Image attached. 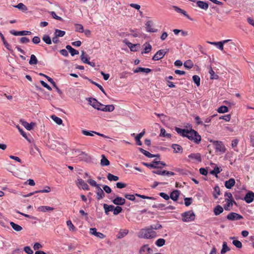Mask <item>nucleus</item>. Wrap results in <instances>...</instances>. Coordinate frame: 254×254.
<instances>
[{
    "instance_id": "nucleus-1",
    "label": "nucleus",
    "mask_w": 254,
    "mask_h": 254,
    "mask_svg": "<svg viewBox=\"0 0 254 254\" xmlns=\"http://www.w3.org/2000/svg\"><path fill=\"white\" fill-rule=\"evenodd\" d=\"M157 236V233L149 226L140 229L137 234L138 238L145 239H152L156 238Z\"/></svg>"
},
{
    "instance_id": "nucleus-2",
    "label": "nucleus",
    "mask_w": 254,
    "mask_h": 254,
    "mask_svg": "<svg viewBox=\"0 0 254 254\" xmlns=\"http://www.w3.org/2000/svg\"><path fill=\"white\" fill-rule=\"evenodd\" d=\"M187 137L189 139L192 140L196 144L199 143L201 141V136L198 133V132L193 130L191 129L190 130H189Z\"/></svg>"
},
{
    "instance_id": "nucleus-3",
    "label": "nucleus",
    "mask_w": 254,
    "mask_h": 254,
    "mask_svg": "<svg viewBox=\"0 0 254 254\" xmlns=\"http://www.w3.org/2000/svg\"><path fill=\"white\" fill-rule=\"evenodd\" d=\"M181 215L183 221L185 222L192 221L195 219V214L191 210L183 213Z\"/></svg>"
},
{
    "instance_id": "nucleus-4",
    "label": "nucleus",
    "mask_w": 254,
    "mask_h": 254,
    "mask_svg": "<svg viewBox=\"0 0 254 254\" xmlns=\"http://www.w3.org/2000/svg\"><path fill=\"white\" fill-rule=\"evenodd\" d=\"M214 146V148L216 152L224 153L226 151V148L222 141L210 140Z\"/></svg>"
},
{
    "instance_id": "nucleus-5",
    "label": "nucleus",
    "mask_w": 254,
    "mask_h": 254,
    "mask_svg": "<svg viewBox=\"0 0 254 254\" xmlns=\"http://www.w3.org/2000/svg\"><path fill=\"white\" fill-rule=\"evenodd\" d=\"M89 102L90 104L95 109L101 111L104 105L99 102L95 98H89Z\"/></svg>"
},
{
    "instance_id": "nucleus-6",
    "label": "nucleus",
    "mask_w": 254,
    "mask_h": 254,
    "mask_svg": "<svg viewBox=\"0 0 254 254\" xmlns=\"http://www.w3.org/2000/svg\"><path fill=\"white\" fill-rule=\"evenodd\" d=\"M230 41V40L228 39V40H224L222 41H220V42H210V41H207V42L211 45L217 46V48L218 49H219L220 50L223 51L224 53H226V52L224 51V44Z\"/></svg>"
},
{
    "instance_id": "nucleus-7",
    "label": "nucleus",
    "mask_w": 254,
    "mask_h": 254,
    "mask_svg": "<svg viewBox=\"0 0 254 254\" xmlns=\"http://www.w3.org/2000/svg\"><path fill=\"white\" fill-rule=\"evenodd\" d=\"M227 218L229 220L236 221L243 219V216L235 212H231L227 216Z\"/></svg>"
},
{
    "instance_id": "nucleus-8",
    "label": "nucleus",
    "mask_w": 254,
    "mask_h": 254,
    "mask_svg": "<svg viewBox=\"0 0 254 254\" xmlns=\"http://www.w3.org/2000/svg\"><path fill=\"white\" fill-rule=\"evenodd\" d=\"M76 185L79 188H81L84 190H89L88 185L82 179H78L76 181Z\"/></svg>"
},
{
    "instance_id": "nucleus-9",
    "label": "nucleus",
    "mask_w": 254,
    "mask_h": 254,
    "mask_svg": "<svg viewBox=\"0 0 254 254\" xmlns=\"http://www.w3.org/2000/svg\"><path fill=\"white\" fill-rule=\"evenodd\" d=\"M167 53L164 50H160L154 55L152 58L153 61H158L162 59Z\"/></svg>"
},
{
    "instance_id": "nucleus-10",
    "label": "nucleus",
    "mask_w": 254,
    "mask_h": 254,
    "mask_svg": "<svg viewBox=\"0 0 254 254\" xmlns=\"http://www.w3.org/2000/svg\"><path fill=\"white\" fill-rule=\"evenodd\" d=\"M9 32L14 35V36H24L27 35H31V32L29 31H16L14 30H11L9 31Z\"/></svg>"
},
{
    "instance_id": "nucleus-11",
    "label": "nucleus",
    "mask_w": 254,
    "mask_h": 254,
    "mask_svg": "<svg viewBox=\"0 0 254 254\" xmlns=\"http://www.w3.org/2000/svg\"><path fill=\"white\" fill-rule=\"evenodd\" d=\"M152 251L151 249H150L148 245H144L142 246L139 250L140 254H150L151 252Z\"/></svg>"
},
{
    "instance_id": "nucleus-12",
    "label": "nucleus",
    "mask_w": 254,
    "mask_h": 254,
    "mask_svg": "<svg viewBox=\"0 0 254 254\" xmlns=\"http://www.w3.org/2000/svg\"><path fill=\"white\" fill-rule=\"evenodd\" d=\"M254 199V193L252 191H249L246 193L244 200L245 201L248 203H250L252 202Z\"/></svg>"
},
{
    "instance_id": "nucleus-13",
    "label": "nucleus",
    "mask_w": 254,
    "mask_h": 254,
    "mask_svg": "<svg viewBox=\"0 0 254 254\" xmlns=\"http://www.w3.org/2000/svg\"><path fill=\"white\" fill-rule=\"evenodd\" d=\"M188 157L193 161H196L199 162H201V155L199 153H191L188 156Z\"/></svg>"
},
{
    "instance_id": "nucleus-14",
    "label": "nucleus",
    "mask_w": 254,
    "mask_h": 254,
    "mask_svg": "<svg viewBox=\"0 0 254 254\" xmlns=\"http://www.w3.org/2000/svg\"><path fill=\"white\" fill-rule=\"evenodd\" d=\"M152 173L154 174H156L159 175H170V176H174L175 173L173 172L167 171L166 170H157V171H153Z\"/></svg>"
},
{
    "instance_id": "nucleus-15",
    "label": "nucleus",
    "mask_w": 254,
    "mask_h": 254,
    "mask_svg": "<svg viewBox=\"0 0 254 254\" xmlns=\"http://www.w3.org/2000/svg\"><path fill=\"white\" fill-rule=\"evenodd\" d=\"M157 163H158L157 161L154 160L151 163H147L143 162L142 164L144 166H145L146 167H147L148 168H162L161 166H157Z\"/></svg>"
},
{
    "instance_id": "nucleus-16",
    "label": "nucleus",
    "mask_w": 254,
    "mask_h": 254,
    "mask_svg": "<svg viewBox=\"0 0 254 254\" xmlns=\"http://www.w3.org/2000/svg\"><path fill=\"white\" fill-rule=\"evenodd\" d=\"M90 233L91 235H95L97 237L100 238L101 239H103L105 237V235H104L103 233L97 232L96 228H90Z\"/></svg>"
},
{
    "instance_id": "nucleus-17",
    "label": "nucleus",
    "mask_w": 254,
    "mask_h": 254,
    "mask_svg": "<svg viewBox=\"0 0 254 254\" xmlns=\"http://www.w3.org/2000/svg\"><path fill=\"white\" fill-rule=\"evenodd\" d=\"M152 26V22L151 21H148L146 22L145 24V28L146 31L148 32H156L157 31V29L153 28Z\"/></svg>"
},
{
    "instance_id": "nucleus-18",
    "label": "nucleus",
    "mask_w": 254,
    "mask_h": 254,
    "mask_svg": "<svg viewBox=\"0 0 254 254\" xmlns=\"http://www.w3.org/2000/svg\"><path fill=\"white\" fill-rule=\"evenodd\" d=\"M113 202L116 205H122L125 203L126 200L123 197L117 196L113 200Z\"/></svg>"
},
{
    "instance_id": "nucleus-19",
    "label": "nucleus",
    "mask_w": 254,
    "mask_h": 254,
    "mask_svg": "<svg viewBox=\"0 0 254 254\" xmlns=\"http://www.w3.org/2000/svg\"><path fill=\"white\" fill-rule=\"evenodd\" d=\"M235 184V180L233 178H231L225 182V186L227 189H230Z\"/></svg>"
},
{
    "instance_id": "nucleus-20",
    "label": "nucleus",
    "mask_w": 254,
    "mask_h": 254,
    "mask_svg": "<svg viewBox=\"0 0 254 254\" xmlns=\"http://www.w3.org/2000/svg\"><path fill=\"white\" fill-rule=\"evenodd\" d=\"M175 130L178 134H180L181 136L183 137H187V133L189 131V130L188 129H182L177 127L175 128Z\"/></svg>"
},
{
    "instance_id": "nucleus-21",
    "label": "nucleus",
    "mask_w": 254,
    "mask_h": 254,
    "mask_svg": "<svg viewBox=\"0 0 254 254\" xmlns=\"http://www.w3.org/2000/svg\"><path fill=\"white\" fill-rule=\"evenodd\" d=\"M145 132V129H144L141 132L138 134L135 137V140L136 141V143L138 145H139V146L142 145V142L140 141V139L144 135Z\"/></svg>"
},
{
    "instance_id": "nucleus-22",
    "label": "nucleus",
    "mask_w": 254,
    "mask_h": 254,
    "mask_svg": "<svg viewBox=\"0 0 254 254\" xmlns=\"http://www.w3.org/2000/svg\"><path fill=\"white\" fill-rule=\"evenodd\" d=\"M128 233V230L127 229H120L119 233L117 235L118 239H122L125 237Z\"/></svg>"
},
{
    "instance_id": "nucleus-23",
    "label": "nucleus",
    "mask_w": 254,
    "mask_h": 254,
    "mask_svg": "<svg viewBox=\"0 0 254 254\" xmlns=\"http://www.w3.org/2000/svg\"><path fill=\"white\" fill-rule=\"evenodd\" d=\"M179 195L180 191L178 190H175L171 193L170 197L174 201H176L178 200Z\"/></svg>"
},
{
    "instance_id": "nucleus-24",
    "label": "nucleus",
    "mask_w": 254,
    "mask_h": 254,
    "mask_svg": "<svg viewBox=\"0 0 254 254\" xmlns=\"http://www.w3.org/2000/svg\"><path fill=\"white\" fill-rule=\"evenodd\" d=\"M97 199L98 200H100L103 198L105 197V193L103 191V190L100 188V186L99 188H97Z\"/></svg>"
},
{
    "instance_id": "nucleus-25",
    "label": "nucleus",
    "mask_w": 254,
    "mask_h": 254,
    "mask_svg": "<svg viewBox=\"0 0 254 254\" xmlns=\"http://www.w3.org/2000/svg\"><path fill=\"white\" fill-rule=\"evenodd\" d=\"M226 204L224 206V208L226 210H230V207L232 206L233 203H236L234 200H229L225 199Z\"/></svg>"
},
{
    "instance_id": "nucleus-26",
    "label": "nucleus",
    "mask_w": 254,
    "mask_h": 254,
    "mask_svg": "<svg viewBox=\"0 0 254 254\" xmlns=\"http://www.w3.org/2000/svg\"><path fill=\"white\" fill-rule=\"evenodd\" d=\"M223 208L220 205H217L213 209V212L215 215H220L223 212Z\"/></svg>"
},
{
    "instance_id": "nucleus-27",
    "label": "nucleus",
    "mask_w": 254,
    "mask_h": 254,
    "mask_svg": "<svg viewBox=\"0 0 254 254\" xmlns=\"http://www.w3.org/2000/svg\"><path fill=\"white\" fill-rule=\"evenodd\" d=\"M196 5L197 6L200 7L201 9L206 10L208 8V4L207 3L203 1L199 0L197 1Z\"/></svg>"
},
{
    "instance_id": "nucleus-28",
    "label": "nucleus",
    "mask_w": 254,
    "mask_h": 254,
    "mask_svg": "<svg viewBox=\"0 0 254 254\" xmlns=\"http://www.w3.org/2000/svg\"><path fill=\"white\" fill-rule=\"evenodd\" d=\"M172 148L174 149L175 153H182L183 152V148L182 146L177 144H173Z\"/></svg>"
},
{
    "instance_id": "nucleus-29",
    "label": "nucleus",
    "mask_w": 254,
    "mask_h": 254,
    "mask_svg": "<svg viewBox=\"0 0 254 254\" xmlns=\"http://www.w3.org/2000/svg\"><path fill=\"white\" fill-rule=\"evenodd\" d=\"M115 107L113 105H108L103 106V108L101 109L103 112H112L114 110Z\"/></svg>"
},
{
    "instance_id": "nucleus-30",
    "label": "nucleus",
    "mask_w": 254,
    "mask_h": 254,
    "mask_svg": "<svg viewBox=\"0 0 254 254\" xmlns=\"http://www.w3.org/2000/svg\"><path fill=\"white\" fill-rule=\"evenodd\" d=\"M54 209L53 207L48 206H41L38 208L39 211L45 212L46 211H53Z\"/></svg>"
},
{
    "instance_id": "nucleus-31",
    "label": "nucleus",
    "mask_w": 254,
    "mask_h": 254,
    "mask_svg": "<svg viewBox=\"0 0 254 254\" xmlns=\"http://www.w3.org/2000/svg\"><path fill=\"white\" fill-rule=\"evenodd\" d=\"M101 157L102 158L100 162L101 165L102 166H106L109 165L110 161L105 157V155H102Z\"/></svg>"
},
{
    "instance_id": "nucleus-32",
    "label": "nucleus",
    "mask_w": 254,
    "mask_h": 254,
    "mask_svg": "<svg viewBox=\"0 0 254 254\" xmlns=\"http://www.w3.org/2000/svg\"><path fill=\"white\" fill-rule=\"evenodd\" d=\"M22 125L25 127V128L26 129L30 130L33 128V127L35 125V124L34 123H31L30 124H29L27 122L24 121L22 123Z\"/></svg>"
},
{
    "instance_id": "nucleus-33",
    "label": "nucleus",
    "mask_w": 254,
    "mask_h": 254,
    "mask_svg": "<svg viewBox=\"0 0 254 254\" xmlns=\"http://www.w3.org/2000/svg\"><path fill=\"white\" fill-rule=\"evenodd\" d=\"M151 70L150 68L139 67H137L135 70H134V72L138 73L139 72H145L146 73H148L150 72H151Z\"/></svg>"
},
{
    "instance_id": "nucleus-34",
    "label": "nucleus",
    "mask_w": 254,
    "mask_h": 254,
    "mask_svg": "<svg viewBox=\"0 0 254 254\" xmlns=\"http://www.w3.org/2000/svg\"><path fill=\"white\" fill-rule=\"evenodd\" d=\"M173 8L174 10H175L177 12L181 13L186 16L187 18H189V15L187 14L186 11L184 10L183 9L178 7L177 6H173Z\"/></svg>"
},
{
    "instance_id": "nucleus-35",
    "label": "nucleus",
    "mask_w": 254,
    "mask_h": 254,
    "mask_svg": "<svg viewBox=\"0 0 254 254\" xmlns=\"http://www.w3.org/2000/svg\"><path fill=\"white\" fill-rule=\"evenodd\" d=\"M66 49L69 51L72 56H73L75 55H78L79 52L77 50L72 48L70 45H67L66 46Z\"/></svg>"
},
{
    "instance_id": "nucleus-36",
    "label": "nucleus",
    "mask_w": 254,
    "mask_h": 254,
    "mask_svg": "<svg viewBox=\"0 0 254 254\" xmlns=\"http://www.w3.org/2000/svg\"><path fill=\"white\" fill-rule=\"evenodd\" d=\"M235 237H231L230 238V239L233 240L232 244L237 248L241 249L242 248V243L238 240H235Z\"/></svg>"
},
{
    "instance_id": "nucleus-37",
    "label": "nucleus",
    "mask_w": 254,
    "mask_h": 254,
    "mask_svg": "<svg viewBox=\"0 0 254 254\" xmlns=\"http://www.w3.org/2000/svg\"><path fill=\"white\" fill-rule=\"evenodd\" d=\"M103 207L105 210V212L107 215H108L109 214V212L113 211L114 205H108L107 204H104L103 205Z\"/></svg>"
},
{
    "instance_id": "nucleus-38",
    "label": "nucleus",
    "mask_w": 254,
    "mask_h": 254,
    "mask_svg": "<svg viewBox=\"0 0 254 254\" xmlns=\"http://www.w3.org/2000/svg\"><path fill=\"white\" fill-rule=\"evenodd\" d=\"M10 225L11 226V227L16 231L19 232L22 230V227L17 224L13 222H10Z\"/></svg>"
},
{
    "instance_id": "nucleus-39",
    "label": "nucleus",
    "mask_w": 254,
    "mask_h": 254,
    "mask_svg": "<svg viewBox=\"0 0 254 254\" xmlns=\"http://www.w3.org/2000/svg\"><path fill=\"white\" fill-rule=\"evenodd\" d=\"M138 149H139V150L140 151V152H141L142 154H143L146 157H147L148 158L154 157L155 155H154V154H151L148 151H146L145 150H144V149H142L141 148H139Z\"/></svg>"
},
{
    "instance_id": "nucleus-40",
    "label": "nucleus",
    "mask_w": 254,
    "mask_h": 254,
    "mask_svg": "<svg viewBox=\"0 0 254 254\" xmlns=\"http://www.w3.org/2000/svg\"><path fill=\"white\" fill-rule=\"evenodd\" d=\"M165 242L166 241L164 239L160 238L156 241L155 244L157 247H161L165 245Z\"/></svg>"
},
{
    "instance_id": "nucleus-41",
    "label": "nucleus",
    "mask_w": 254,
    "mask_h": 254,
    "mask_svg": "<svg viewBox=\"0 0 254 254\" xmlns=\"http://www.w3.org/2000/svg\"><path fill=\"white\" fill-rule=\"evenodd\" d=\"M38 60L34 55H31L30 56V59L29 62V64L31 65H35L37 64Z\"/></svg>"
},
{
    "instance_id": "nucleus-42",
    "label": "nucleus",
    "mask_w": 254,
    "mask_h": 254,
    "mask_svg": "<svg viewBox=\"0 0 254 254\" xmlns=\"http://www.w3.org/2000/svg\"><path fill=\"white\" fill-rule=\"evenodd\" d=\"M107 177L108 180L110 181H117L119 180V177L115 176L111 173H108Z\"/></svg>"
},
{
    "instance_id": "nucleus-43",
    "label": "nucleus",
    "mask_w": 254,
    "mask_h": 254,
    "mask_svg": "<svg viewBox=\"0 0 254 254\" xmlns=\"http://www.w3.org/2000/svg\"><path fill=\"white\" fill-rule=\"evenodd\" d=\"M222 171V169H220L218 166H216L214 170L210 172V174L213 175H215L216 177H218L217 175Z\"/></svg>"
},
{
    "instance_id": "nucleus-44",
    "label": "nucleus",
    "mask_w": 254,
    "mask_h": 254,
    "mask_svg": "<svg viewBox=\"0 0 254 254\" xmlns=\"http://www.w3.org/2000/svg\"><path fill=\"white\" fill-rule=\"evenodd\" d=\"M230 250V249L227 246V243L225 242H223V246H222V249L221 251V254H224L225 253H226L228 251H229Z\"/></svg>"
},
{
    "instance_id": "nucleus-45",
    "label": "nucleus",
    "mask_w": 254,
    "mask_h": 254,
    "mask_svg": "<svg viewBox=\"0 0 254 254\" xmlns=\"http://www.w3.org/2000/svg\"><path fill=\"white\" fill-rule=\"evenodd\" d=\"M51 118L59 125H62L63 123V120L56 115H52Z\"/></svg>"
},
{
    "instance_id": "nucleus-46",
    "label": "nucleus",
    "mask_w": 254,
    "mask_h": 254,
    "mask_svg": "<svg viewBox=\"0 0 254 254\" xmlns=\"http://www.w3.org/2000/svg\"><path fill=\"white\" fill-rule=\"evenodd\" d=\"M65 34V32L59 29H56L54 35L58 37H63Z\"/></svg>"
},
{
    "instance_id": "nucleus-47",
    "label": "nucleus",
    "mask_w": 254,
    "mask_h": 254,
    "mask_svg": "<svg viewBox=\"0 0 254 254\" xmlns=\"http://www.w3.org/2000/svg\"><path fill=\"white\" fill-rule=\"evenodd\" d=\"M143 46H145L144 49V53L147 54L151 51V50L152 49V46L150 44L146 43L145 44H144Z\"/></svg>"
},
{
    "instance_id": "nucleus-48",
    "label": "nucleus",
    "mask_w": 254,
    "mask_h": 254,
    "mask_svg": "<svg viewBox=\"0 0 254 254\" xmlns=\"http://www.w3.org/2000/svg\"><path fill=\"white\" fill-rule=\"evenodd\" d=\"M81 60L82 61L83 63L85 64H86V63H87L88 61V55H86L84 51L81 52Z\"/></svg>"
},
{
    "instance_id": "nucleus-49",
    "label": "nucleus",
    "mask_w": 254,
    "mask_h": 254,
    "mask_svg": "<svg viewBox=\"0 0 254 254\" xmlns=\"http://www.w3.org/2000/svg\"><path fill=\"white\" fill-rule=\"evenodd\" d=\"M42 40L48 45H50L52 44V41L50 37L47 35H44L42 37Z\"/></svg>"
},
{
    "instance_id": "nucleus-50",
    "label": "nucleus",
    "mask_w": 254,
    "mask_h": 254,
    "mask_svg": "<svg viewBox=\"0 0 254 254\" xmlns=\"http://www.w3.org/2000/svg\"><path fill=\"white\" fill-rule=\"evenodd\" d=\"M184 65L185 67L190 69L193 66V64L191 60H188L184 63Z\"/></svg>"
},
{
    "instance_id": "nucleus-51",
    "label": "nucleus",
    "mask_w": 254,
    "mask_h": 254,
    "mask_svg": "<svg viewBox=\"0 0 254 254\" xmlns=\"http://www.w3.org/2000/svg\"><path fill=\"white\" fill-rule=\"evenodd\" d=\"M228 111V107L225 106H221L217 109V112L219 113H225Z\"/></svg>"
},
{
    "instance_id": "nucleus-52",
    "label": "nucleus",
    "mask_w": 254,
    "mask_h": 254,
    "mask_svg": "<svg viewBox=\"0 0 254 254\" xmlns=\"http://www.w3.org/2000/svg\"><path fill=\"white\" fill-rule=\"evenodd\" d=\"M149 227L152 230H159V229H160L161 228H162V226L161 224H160L159 223H157L156 224H152V225H151L150 226H149Z\"/></svg>"
},
{
    "instance_id": "nucleus-53",
    "label": "nucleus",
    "mask_w": 254,
    "mask_h": 254,
    "mask_svg": "<svg viewBox=\"0 0 254 254\" xmlns=\"http://www.w3.org/2000/svg\"><path fill=\"white\" fill-rule=\"evenodd\" d=\"M214 192L213 196L215 198H217L218 197V195L220 194V188L218 186H215L214 188Z\"/></svg>"
},
{
    "instance_id": "nucleus-54",
    "label": "nucleus",
    "mask_w": 254,
    "mask_h": 254,
    "mask_svg": "<svg viewBox=\"0 0 254 254\" xmlns=\"http://www.w3.org/2000/svg\"><path fill=\"white\" fill-rule=\"evenodd\" d=\"M160 136L170 138L171 137V134L170 133H167L165 129L162 128L160 130Z\"/></svg>"
},
{
    "instance_id": "nucleus-55",
    "label": "nucleus",
    "mask_w": 254,
    "mask_h": 254,
    "mask_svg": "<svg viewBox=\"0 0 254 254\" xmlns=\"http://www.w3.org/2000/svg\"><path fill=\"white\" fill-rule=\"evenodd\" d=\"M122 211V208L121 207L117 206L116 207H115L114 206V209H113V213L114 215H116L121 213Z\"/></svg>"
},
{
    "instance_id": "nucleus-56",
    "label": "nucleus",
    "mask_w": 254,
    "mask_h": 254,
    "mask_svg": "<svg viewBox=\"0 0 254 254\" xmlns=\"http://www.w3.org/2000/svg\"><path fill=\"white\" fill-rule=\"evenodd\" d=\"M209 73L210 74V79H216L218 78V75L215 73V72L213 70L212 68H210L209 70Z\"/></svg>"
},
{
    "instance_id": "nucleus-57",
    "label": "nucleus",
    "mask_w": 254,
    "mask_h": 254,
    "mask_svg": "<svg viewBox=\"0 0 254 254\" xmlns=\"http://www.w3.org/2000/svg\"><path fill=\"white\" fill-rule=\"evenodd\" d=\"M75 30L80 33H83L84 32L83 27L80 24H76L75 25Z\"/></svg>"
},
{
    "instance_id": "nucleus-58",
    "label": "nucleus",
    "mask_w": 254,
    "mask_h": 254,
    "mask_svg": "<svg viewBox=\"0 0 254 254\" xmlns=\"http://www.w3.org/2000/svg\"><path fill=\"white\" fill-rule=\"evenodd\" d=\"M193 82L196 84L197 86L200 85V77L197 75H194L192 76Z\"/></svg>"
},
{
    "instance_id": "nucleus-59",
    "label": "nucleus",
    "mask_w": 254,
    "mask_h": 254,
    "mask_svg": "<svg viewBox=\"0 0 254 254\" xmlns=\"http://www.w3.org/2000/svg\"><path fill=\"white\" fill-rule=\"evenodd\" d=\"M87 182L92 187H95L96 189L99 188L100 185L97 184L96 182L92 179H89L87 181Z\"/></svg>"
},
{
    "instance_id": "nucleus-60",
    "label": "nucleus",
    "mask_w": 254,
    "mask_h": 254,
    "mask_svg": "<svg viewBox=\"0 0 254 254\" xmlns=\"http://www.w3.org/2000/svg\"><path fill=\"white\" fill-rule=\"evenodd\" d=\"M94 131H88L86 130H82L81 132L83 134L86 136H93L94 134Z\"/></svg>"
},
{
    "instance_id": "nucleus-61",
    "label": "nucleus",
    "mask_w": 254,
    "mask_h": 254,
    "mask_svg": "<svg viewBox=\"0 0 254 254\" xmlns=\"http://www.w3.org/2000/svg\"><path fill=\"white\" fill-rule=\"evenodd\" d=\"M127 45L131 51L135 52L137 51L136 49V46H137L136 44H133L130 42H128L127 43Z\"/></svg>"
},
{
    "instance_id": "nucleus-62",
    "label": "nucleus",
    "mask_w": 254,
    "mask_h": 254,
    "mask_svg": "<svg viewBox=\"0 0 254 254\" xmlns=\"http://www.w3.org/2000/svg\"><path fill=\"white\" fill-rule=\"evenodd\" d=\"M66 224L68 227L69 230H72V231H75L76 229L75 227L73 225L70 220H67L66 221Z\"/></svg>"
},
{
    "instance_id": "nucleus-63",
    "label": "nucleus",
    "mask_w": 254,
    "mask_h": 254,
    "mask_svg": "<svg viewBox=\"0 0 254 254\" xmlns=\"http://www.w3.org/2000/svg\"><path fill=\"white\" fill-rule=\"evenodd\" d=\"M185 204L186 206H189L192 203V198L191 197H186L184 199Z\"/></svg>"
},
{
    "instance_id": "nucleus-64",
    "label": "nucleus",
    "mask_w": 254,
    "mask_h": 254,
    "mask_svg": "<svg viewBox=\"0 0 254 254\" xmlns=\"http://www.w3.org/2000/svg\"><path fill=\"white\" fill-rule=\"evenodd\" d=\"M24 252L27 254H33V251L29 246H26L24 248Z\"/></svg>"
}]
</instances>
